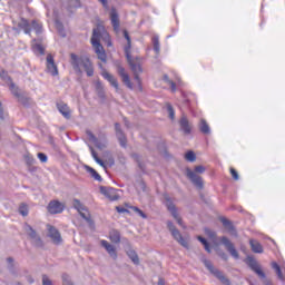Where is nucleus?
I'll return each mask as SVG.
<instances>
[{
  "label": "nucleus",
  "instance_id": "nucleus-21",
  "mask_svg": "<svg viewBox=\"0 0 285 285\" xmlns=\"http://www.w3.org/2000/svg\"><path fill=\"white\" fill-rule=\"evenodd\" d=\"M57 108L65 119H70V107H68L66 102L57 104Z\"/></svg>",
  "mask_w": 285,
  "mask_h": 285
},
{
  "label": "nucleus",
  "instance_id": "nucleus-53",
  "mask_svg": "<svg viewBox=\"0 0 285 285\" xmlns=\"http://www.w3.org/2000/svg\"><path fill=\"white\" fill-rule=\"evenodd\" d=\"M223 259H228V256H226L225 253L222 254Z\"/></svg>",
  "mask_w": 285,
  "mask_h": 285
},
{
  "label": "nucleus",
  "instance_id": "nucleus-5",
  "mask_svg": "<svg viewBox=\"0 0 285 285\" xmlns=\"http://www.w3.org/2000/svg\"><path fill=\"white\" fill-rule=\"evenodd\" d=\"M73 207L76 208V210H78L82 219H86L89 223V226L91 228H95V222L90 216V212L88 210V208H86V206H83V204H81V200L73 199Z\"/></svg>",
  "mask_w": 285,
  "mask_h": 285
},
{
  "label": "nucleus",
  "instance_id": "nucleus-56",
  "mask_svg": "<svg viewBox=\"0 0 285 285\" xmlns=\"http://www.w3.org/2000/svg\"><path fill=\"white\" fill-rule=\"evenodd\" d=\"M8 262H9V263H12V258H8Z\"/></svg>",
  "mask_w": 285,
  "mask_h": 285
},
{
  "label": "nucleus",
  "instance_id": "nucleus-6",
  "mask_svg": "<svg viewBox=\"0 0 285 285\" xmlns=\"http://www.w3.org/2000/svg\"><path fill=\"white\" fill-rule=\"evenodd\" d=\"M167 227L169 228L174 239H176V242H178L180 246H184V248H188V240H186L184 236H181V233L177 230L173 222H168Z\"/></svg>",
  "mask_w": 285,
  "mask_h": 285
},
{
  "label": "nucleus",
  "instance_id": "nucleus-35",
  "mask_svg": "<svg viewBox=\"0 0 285 285\" xmlns=\"http://www.w3.org/2000/svg\"><path fill=\"white\" fill-rule=\"evenodd\" d=\"M19 213L20 215H22V217H28V205L26 204H21L20 207H19Z\"/></svg>",
  "mask_w": 285,
  "mask_h": 285
},
{
  "label": "nucleus",
  "instance_id": "nucleus-37",
  "mask_svg": "<svg viewBox=\"0 0 285 285\" xmlns=\"http://www.w3.org/2000/svg\"><path fill=\"white\" fill-rule=\"evenodd\" d=\"M185 159L187 161H195V159H197V156L195 155V151H187L185 154Z\"/></svg>",
  "mask_w": 285,
  "mask_h": 285
},
{
  "label": "nucleus",
  "instance_id": "nucleus-4",
  "mask_svg": "<svg viewBox=\"0 0 285 285\" xmlns=\"http://www.w3.org/2000/svg\"><path fill=\"white\" fill-rule=\"evenodd\" d=\"M196 173H206V167L204 166H196L195 171L187 169V177L190 179L194 186H197V188H204V180H202L200 176Z\"/></svg>",
  "mask_w": 285,
  "mask_h": 285
},
{
  "label": "nucleus",
  "instance_id": "nucleus-12",
  "mask_svg": "<svg viewBox=\"0 0 285 285\" xmlns=\"http://www.w3.org/2000/svg\"><path fill=\"white\" fill-rule=\"evenodd\" d=\"M222 244L226 247L228 253L234 257V259H239V253H237V249H235V245L228 239V237L223 236L220 238Z\"/></svg>",
  "mask_w": 285,
  "mask_h": 285
},
{
  "label": "nucleus",
  "instance_id": "nucleus-28",
  "mask_svg": "<svg viewBox=\"0 0 285 285\" xmlns=\"http://www.w3.org/2000/svg\"><path fill=\"white\" fill-rule=\"evenodd\" d=\"M272 268H274L278 279H281L282 282H284L285 279V276L284 274L282 273V268L279 267V265L277 263H272Z\"/></svg>",
  "mask_w": 285,
  "mask_h": 285
},
{
  "label": "nucleus",
  "instance_id": "nucleus-57",
  "mask_svg": "<svg viewBox=\"0 0 285 285\" xmlns=\"http://www.w3.org/2000/svg\"><path fill=\"white\" fill-rule=\"evenodd\" d=\"M29 282H30V284H32L35 281L30 279Z\"/></svg>",
  "mask_w": 285,
  "mask_h": 285
},
{
  "label": "nucleus",
  "instance_id": "nucleus-54",
  "mask_svg": "<svg viewBox=\"0 0 285 285\" xmlns=\"http://www.w3.org/2000/svg\"><path fill=\"white\" fill-rule=\"evenodd\" d=\"M88 135H89V137H92V138H95V136H92V134H91V132H88Z\"/></svg>",
  "mask_w": 285,
  "mask_h": 285
},
{
  "label": "nucleus",
  "instance_id": "nucleus-8",
  "mask_svg": "<svg viewBox=\"0 0 285 285\" xmlns=\"http://www.w3.org/2000/svg\"><path fill=\"white\" fill-rule=\"evenodd\" d=\"M204 265L206 266V268H208L209 272L213 273V275H215V277H217L222 282V284H226V285L230 284V281L224 277V274L218 269H216L215 266H213V263L210 261L205 259Z\"/></svg>",
  "mask_w": 285,
  "mask_h": 285
},
{
  "label": "nucleus",
  "instance_id": "nucleus-32",
  "mask_svg": "<svg viewBox=\"0 0 285 285\" xmlns=\"http://www.w3.org/2000/svg\"><path fill=\"white\" fill-rule=\"evenodd\" d=\"M91 155H92V158L95 159V161H97L99 164V166H101L102 168H106V164L104 163V160H101V158H99V156L97 155V151H95V149H91Z\"/></svg>",
  "mask_w": 285,
  "mask_h": 285
},
{
  "label": "nucleus",
  "instance_id": "nucleus-34",
  "mask_svg": "<svg viewBox=\"0 0 285 285\" xmlns=\"http://www.w3.org/2000/svg\"><path fill=\"white\" fill-rule=\"evenodd\" d=\"M198 242L203 244V246L205 247V250H207L208 253H210V245L208 244V240H206V238L198 236L197 237Z\"/></svg>",
  "mask_w": 285,
  "mask_h": 285
},
{
  "label": "nucleus",
  "instance_id": "nucleus-24",
  "mask_svg": "<svg viewBox=\"0 0 285 285\" xmlns=\"http://www.w3.org/2000/svg\"><path fill=\"white\" fill-rule=\"evenodd\" d=\"M109 239L112 244H119L121 242V234L117 229H111L109 232Z\"/></svg>",
  "mask_w": 285,
  "mask_h": 285
},
{
  "label": "nucleus",
  "instance_id": "nucleus-11",
  "mask_svg": "<svg viewBox=\"0 0 285 285\" xmlns=\"http://www.w3.org/2000/svg\"><path fill=\"white\" fill-rule=\"evenodd\" d=\"M117 73L121 78L122 83L129 88V90H132L135 86L132 85V81H130V76L128 72H126V69L121 65H117Z\"/></svg>",
  "mask_w": 285,
  "mask_h": 285
},
{
  "label": "nucleus",
  "instance_id": "nucleus-47",
  "mask_svg": "<svg viewBox=\"0 0 285 285\" xmlns=\"http://www.w3.org/2000/svg\"><path fill=\"white\" fill-rule=\"evenodd\" d=\"M102 6L104 8H108V0H98Z\"/></svg>",
  "mask_w": 285,
  "mask_h": 285
},
{
  "label": "nucleus",
  "instance_id": "nucleus-3",
  "mask_svg": "<svg viewBox=\"0 0 285 285\" xmlns=\"http://www.w3.org/2000/svg\"><path fill=\"white\" fill-rule=\"evenodd\" d=\"M70 63L78 75H81V72H86L87 77H92L95 75V67L92 66V61H90V58L86 56H77L76 53L70 55Z\"/></svg>",
  "mask_w": 285,
  "mask_h": 285
},
{
  "label": "nucleus",
  "instance_id": "nucleus-49",
  "mask_svg": "<svg viewBox=\"0 0 285 285\" xmlns=\"http://www.w3.org/2000/svg\"><path fill=\"white\" fill-rule=\"evenodd\" d=\"M0 119H4V117H3V107L1 105V102H0Z\"/></svg>",
  "mask_w": 285,
  "mask_h": 285
},
{
  "label": "nucleus",
  "instance_id": "nucleus-16",
  "mask_svg": "<svg viewBox=\"0 0 285 285\" xmlns=\"http://www.w3.org/2000/svg\"><path fill=\"white\" fill-rule=\"evenodd\" d=\"M115 128H116V136L118 137V141L120 142V146H122V148H126V144H128V139L126 138V135H124V131H121V126L119 125V122L115 124Z\"/></svg>",
  "mask_w": 285,
  "mask_h": 285
},
{
  "label": "nucleus",
  "instance_id": "nucleus-30",
  "mask_svg": "<svg viewBox=\"0 0 285 285\" xmlns=\"http://www.w3.org/2000/svg\"><path fill=\"white\" fill-rule=\"evenodd\" d=\"M163 79H164V82H165V83H168V86H170L171 92H176V90H177V85L175 83V81L170 80V78L168 77V75H165V76L163 77Z\"/></svg>",
  "mask_w": 285,
  "mask_h": 285
},
{
  "label": "nucleus",
  "instance_id": "nucleus-15",
  "mask_svg": "<svg viewBox=\"0 0 285 285\" xmlns=\"http://www.w3.org/2000/svg\"><path fill=\"white\" fill-rule=\"evenodd\" d=\"M100 191L102 195H105V197H107V199H110V202H117V199H119V195L115 188L100 187Z\"/></svg>",
  "mask_w": 285,
  "mask_h": 285
},
{
  "label": "nucleus",
  "instance_id": "nucleus-40",
  "mask_svg": "<svg viewBox=\"0 0 285 285\" xmlns=\"http://www.w3.org/2000/svg\"><path fill=\"white\" fill-rule=\"evenodd\" d=\"M205 235H207V237H209L210 239H215V237H217V234L209 228H205Z\"/></svg>",
  "mask_w": 285,
  "mask_h": 285
},
{
  "label": "nucleus",
  "instance_id": "nucleus-17",
  "mask_svg": "<svg viewBox=\"0 0 285 285\" xmlns=\"http://www.w3.org/2000/svg\"><path fill=\"white\" fill-rule=\"evenodd\" d=\"M110 21L115 32H119V26H120L119 13H117V9L115 8H112L110 11Z\"/></svg>",
  "mask_w": 285,
  "mask_h": 285
},
{
  "label": "nucleus",
  "instance_id": "nucleus-7",
  "mask_svg": "<svg viewBox=\"0 0 285 285\" xmlns=\"http://www.w3.org/2000/svg\"><path fill=\"white\" fill-rule=\"evenodd\" d=\"M46 68L47 72L51 75V77L59 76V68L57 67V63H55V56H52V53L47 55Z\"/></svg>",
  "mask_w": 285,
  "mask_h": 285
},
{
  "label": "nucleus",
  "instance_id": "nucleus-25",
  "mask_svg": "<svg viewBox=\"0 0 285 285\" xmlns=\"http://www.w3.org/2000/svg\"><path fill=\"white\" fill-rule=\"evenodd\" d=\"M249 246H250L253 253H258V254L264 253V247L261 245L259 242H257L255 239L249 240Z\"/></svg>",
  "mask_w": 285,
  "mask_h": 285
},
{
  "label": "nucleus",
  "instance_id": "nucleus-9",
  "mask_svg": "<svg viewBox=\"0 0 285 285\" xmlns=\"http://www.w3.org/2000/svg\"><path fill=\"white\" fill-rule=\"evenodd\" d=\"M247 266H249V268L256 273V275H258L261 277V279H265L266 278V274L264 273V271L262 269V265H259V263H257L255 261V258L253 257H248L246 261Z\"/></svg>",
  "mask_w": 285,
  "mask_h": 285
},
{
  "label": "nucleus",
  "instance_id": "nucleus-43",
  "mask_svg": "<svg viewBox=\"0 0 285 285\" xmlns=\"http://www.w3.org/2000/svg\"><path fill=\"white\" fill-rule=\"evenodd\" d=\"M62 284L63 285H73L72 282H70V277L68 276V274L62 275Z\"/></svg>",
  "mask_w": 285,
  "mask_h": 285
},
{
  "label": "nucleus",
  "instance_id": "nucleus-50",
  "mask_svg": "<svg viewBox=\"0 0 285 285\" xmlns=\"http://www.w3.org/2000/svg\"><path fill=\"white\" fill-rule=\"evenodd\" d=\"M158 285H166V281L164 278L158 279Z\"/></svg>",
  "mask_w": 285,
  "mask_h": 285
},
{
  "label": "nucleus",
  "instance_id": "nucleus-29",
  "mask_svg": "<svg viewBox=\"0 0 285 285\" xmlns=\"http://www.w3.org/2000/svg\"><path fill=\"white\" fill-rule=\"evenodd\" d=\"M127 255L134 264H139V256L137 255V252H135V249L127 250Z\"/></svg>",
  "mask_w": 285,
  "mask_h": 285
},
{
  "label": "nucleus",
  "instance_id": "nucleus-48",
  "mask_svg": "<svg viewBox=\"0 0 285 285\" xmlns=\"http://www.w3.org/2000/svg\"><path fill=\"white\" fill-rule=\"evenodd\" d=\"M116 210L117 213H126V208L119 206L116 207Z\"/></svg>",
  "mask_w": 285,
  "mask_h": 285
},
{
  "label": "nucleus",
  "instance_id": "nucleus-31",
  "mask_svg": "<svg viewBox=\"0 0 285 285\" xmlns=\"http://www.w3.org/2000/svg\"><path fill=\"white\" fill-rule=\"evenodd\" d=\"M42 28L43 27L41 26V23H39L37 20L31 21V30H35L37 35H40Z\"/></svg>",
  "mask_w": 285,
  "mask_h": 285
},
{
  "label": "nucleus",
  "instance_id": "nucleus-33",
  "mask_svg": "<svg viewBox=\"0 0 285 285\" xmlns=\"http://www.w3.org/2000/svg\"><path fill=\"white\" fill-rule=\"evenodd\" d=\"M88 173H90L94 179H96L97 181H101V176L92 167H88Z\"/></svg>",
  "mask_w": 285,
  "mask_h": 285
},
{
  "label": "nucleus",
  "instance_id": "nucleus-44",
  "mask_svg": "<svg viewBox=\"0 0 285 285\" xmlns=\"http://www.w3.org/2000/svg\"><path fill=\"white\" fill-rule=\"evenodd\" d=\"M167 110L169 114V119H175V109H173V106L168 105Z\"/></svg>",
  "mask_w": 285,
  "mask_h": 285
},
{
  "label": "nucleus",
  "instance_id": "nucleus-14",
  "mask_svg": "<svg viewBox=\"0 0 285 285\" xmlns=\"http://www.w3.org/2000/svg\"><path fill=\"white\" fill-rule=\"evenodd\" d=\"M48 233H49V237L50 239H52L53 244H61V242H63V239L61 238V233H59V229L56 228L55 226L48 225Z\"/></svg>",
  "mask_w": 285,
  "mask_h": 285
},
{
  "label": "nucleus",
  "instance_id": "nucleus-45",
  "mask_svg": "<svg viewBox=\"0 0 285 285\" xmlns=\"http://www.w3.org/2000/svg\"><path fill=\"white\" fill-rule=\"evenodd\" d=\"M38 159H40V161L42 164H46V161H48V156H46V154H43V153H39L38 154Z\"/></svg>",
  "mask_w": 285,
  "mask_h": 285
},
{
  "label": "nucleus",
  "instance_id": "nucleus-36",
  "mask_svg": "<svg viewBox=\"0 0 285 285\" xmlns=\"http://www.w3.org/2000/svg\"><path fill=\"white\" fill-rule=\"evenodd\" d=\"M32 48L35 52H38V55H46V48H43V46L38 43L35 45Z\"/></svg>",
  "mask_w": 285,
  "mask_h": 285
},
{
  "label": "nucleus",
  "instance_id": "nucleus-46",
  "mask_svg": "<svg viewBox=\"0 0 285 285\" xmlns=\"http://www.w3.org/2000/svg\"><path fill=\"white\" fill-rule=\"evenodd\" d=\"M42 285H52V281L47 275L42 276Z\"/></svg>",
  "mask_w": 285,
  "mask_h": 285
},
{
  "label": "nucleus",
  "instance_id": "nucleus-39",
  "mask_svg": "<svg viewBox=\"0 0 285 285\" xmlns=\"http://www.w3.org/2000/svg\"><path fill=\"white\" fill-rule=\"evenodd\" d=\"M131 210H134V213H137L140 217H142V219H147L148 216H146V214L139 209V207H131Z\"/></svg>",
  "mask_w": 285,
  "mask_h": 285
},
{
  "label": "nucleus",
  "instance_id": "nucleus-13",
  "mask_svg": "<svg viewBox=\"0 0 285 285\" xmlns=\"http://www.w3.org/2000/svg\"><path fill=\"white\" fill-rule=\"evenodd\" d=\"M166 206L169 213H171L174 219H176L177 224H179L181 228H186V226H184L181 217H179V214L177 213V207L175 206V204L171 203L170 198H167Z\"/></svg>",
  "mask_w": 285,
  "mask_h": 285
},
{
  "label": "nucleus",
  "instance_id": "nucleus-55",
  "mask_svg": "<svg viewBox=\"0 0 285 285\" xmlns=\"http://www.w3.org/2000/svg\"><path fill=\"white\" fill-rule=\"evenodd\" d=\"M139 168H141V170H144V167L141 166V164H138Z\"/></svg>",
  "mask_w": 285,
  "mask_h": 285
},
{
  "label": "nucleus",
  "instance_id": "nucleus-52",
  "mask_svg": "<svg viewBox=\"0 0 285 285\" xmlns=\"http://www.w3.org/2000/svg\"><path fill=\"white\" fill-rule=\"evenodd\" d=\"M1 72H2V73H0V77H8V71L2 70Z\"/></svg>",
  "mask_w": 285,
  "mask_h": 285
},
{
  "label": "nucleus",
  "instance_id": "nucleus-10",
  "mask_svg": "<svg viewBox=\"0 0 285 285\" xmlns=\"http://www.w3.org/2000/svg\"><path fill=\"white\" fill-rule=\"evenodd\" d=\"M65 209L66 205L59 200H51L47 206V210L50 215H59Z\"/></svg>",
  "mask_w": 285,
  "mask_h": 285
},
{
  "label": "nucleus",
  "instance_id": "nucleus-26",
  "mask_svg": "<svg viewBox=\"0 0 285 285\" xmlns=\"http://www.w3.org/2000/svg\"><path fill=\"white\" fill-rule=\"evenodd\" d=\"M199 129L203 135H210V126H208L205 119L200 120Z\"/></svg>",
  "mask_w": 285,
  "mask_h": 285
},
{
  "label": "nucleus",
  "instance_id": "nucleus-42",
  "mask_svg": "<svg viewBox=\"0 0 285 285\" xmlns=\"http://www.w3.org/2000/svg\"><path fill=\"white\" fill-rule=\"evenodd\" d=\"M229 173H230L233 179H235V181H237L239 179V174L237 173V170L235 168H230Z\"/></svg>",
  "mask_w": 285,
  "mask_h": 285
},
{
  "label": "nucleus",
  "instance_id": "nucleus-22",
  "mask_svg": "<svg viewBox=\"0 0 285 285\" xmlns=\"http://www.w3.org/2000/svg\"><path fill=\"white\" fill-rule=\"evenodd\" d=\"M19 28L23 30L24 35H30V32H32V23L27 19H21Z\"/></svg>",
  "mask_w": 285,
  "mask_h": 285
},
{
  "label": "nucleus",
  "instance_id": "nucleus-23",
  "mask_svg": "<svg viewBox=\"0 0 285 285\" xmlns=\"http://www.w3.org/2000/svg\"><path fill=\"white\" fill-rule=\"evenodd\" d=\"M28 235L31 239H36V246H43V242L37 236V232L30 226H27Z\"/></svg>",
  "mask_w": 285,
  "mask_h": 285
},
{
  "label": "nucleus",
  "instance_id": "nucleus-20",
  "mask_svg": "<svg viewBox=\"0 0 285 285\" xmlns=\"http://www.w3.org/2000/svg\"><path fill=\"white\" fill-rule=\"evenodd\" d=\"M179 125H180V130H183L185 135H190V132L193 131V127H190V122H188V118L181 117Z\"/></svg>",
  "mask_w": 285,
  "mask_h": 285
},
{
  "label": "nucleus",
  "instance_id": "nucleus-41",
  "mask_svg": "<svg viewBox=\"0 0 285 285\" xmlns=\"http://www.w3.org/2000/svg\"><path fill=\"white\" fill-rule=\"evenodd\" d=\"M10 90H11L12 95H14V97H19V88L17 86H14V83L10 85Z\"/></svg>",
  "mask_w": 285,
  "mask_h": 285
},
{
  "label": "nucleus",
  "instance_id": "nucleus-38",
  "mask_svg": "<svg viewBox=\"0 0 285 285\" xmlns=\"http://www.w3.org/2000/svg\"><path fill=\"white\" fill-rule=\"evenodd\" d=\"M153 43H154V50H155L156 55H159V50H160L159 38L155 37L153 39Z\"/></svg>",
  "mask_w": 285,
  "mask_h": 285
},
{
  "label": "nucleus",
  "instance_id": "nucleus-18",
  "mask_svg": "<svg viewBox=\"0 0 285 285\" xmlns=\"http://www.w3.org/2000/svg\"><path fill=\"white\" fill-rule=\"evenodd\" d=\"M101 77H104L106 81L110 82V86H112L117 91L119 90V81H117V78H115V76H112L108 71H102Z\"/></svg>",
  "mask_w": 285,
  "mask_h": 285
},
{
  "label": "nucleus",
  "instance_id": "nucleus-19",
  "mask_svg": "<svg viewBox=\"0 0 285 285\" xmlns=\"http://www.w3.org/2000/svg\"><path fill=\"white\" fill-rule=\"evenodd\" d=\"M100 244L102 246V248H105L108 253V255H110L112 257V259H117V248H115L112 245H110V243H108V240H100Z\"/></svg>",
  "mask_w": 285,
  "mask_h": 285
},
{
  "label": "nucleus",
  "instance_id": "nucleus-2",
  "mask_svg": "<svg viewBox=\"0 0 285 285\" xmlns=\"http://www.w3.org/2000/svg\"><path fill=\"white\" fill-rule=\"evenodd\" d=\"M101 35L105 37V41H107L108 48L112 46V41L110 40V35H108V32H106V30L101 26H99L97 29H94L92 37H91V46L94 47L98 59H100V61L106 63L108 56H106V50H104V46H101Z\"/></svg>",
  "mask_w": 285,
  "mask_h": 285
},
{
  "label": "nucleus",
  "instance_id": "nucleus-51",
  "mask_svg": "<svg viewBox=\"0 0 285 285\" xmlns=\"http://www.w3.org/2000/svg\"><path fill=\"white\" fill-rule=\"evenodd\" d=\"M96 146H97V148H99L100 150H102V148H105V147H106V145H105V144H97Z\"/></svg>",
  "mask_w": 285,
  "mask_h": 285
},
{
  "label": "nucleus",
  "instance_id": "nucleus-1",
  "mask_svg": "<svg viewBox=\"0 0 285 285\" xmlns=\"http://www.w3.org/2000/svg\"><path fill=\"white\" fill-rule=\"evenodd\" d=\"M124 37L125 39H127V46L125 47V55H126L128 65L131 71L134 72L137 88L139 92H141L144 90V86L141 85V78H139V75L144 72V69L141 68V58L139 57L132 58V56L130 55V48H132V45H131L130 36L126 30L124 31Z\"/></svg>",
  "mask_w": 285,
  "mask_h": 285
},
{
  "label": "nucleus",
  "instance_id": "nucleus-27",
  "mask_svg": "<svg viewBox=\"0 0 285 285\" xmlns=\"http://www.w3.org/2000/svg\"><path fill=\"white\" fill-rule=\"evenodd\" d=\"M220 222H222L224 228H226V230H228V233L235 232V226H233V223L230 220L223 217V218H220Z\"/></svg>",
  "mask_w": 285,
  "mask_h": 285
}]
</instances>
